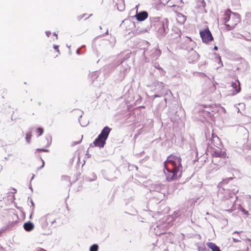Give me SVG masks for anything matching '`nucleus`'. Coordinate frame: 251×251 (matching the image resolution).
<instances>
[{
	"mask_svg": "<svg viewBox=\"0 0 251 251\" xmlns=\"http://www.w3.org/2000/svg\"><path fill=\"white\" fill-rule=\"evenodd\" d=\"M179 156L170 155L164 162V173L168 181L177 179L181 176L182 167Z\"/></svg>",
	"mask_w": 251,
	"mask_h": 251,
	"instance_id": "f257e3e1",
	"label": "nucleus"
},
{
	"mask_svg": "<svg viewBox=\"0 0 251 251\" xmlns=\"http://www.w3.org/2000/svg\"><path fill=\"white\" fill-rule=\"evenodd\" d=\"M224 16L225 25L228 30L233 29L240 21L239 15L229 10L226 11Z\"/></svg>",
	"mask_w": 251,
	"mask_h": 251,
	"instance_id": "f03ea898",
	"label": "nucleus"
},
{
	"mask_svg": "<svg viewBox=\"0 0 251 251\" xmlns=\"http://www.w3.org/2000/svg\"><path fill=\"white\" fill-rule=\"evenodd\" d=\"M111 130L109 127L105 126L97 138L94 141L93 143L94 145L100 148H103L106 144V141Z\"/></svg>",
	"mask_w": 251,
	"mask_h": 251,
	"instance_id": "7ed1b4c3",
	"label": "nucleus"
},
{
	"mask_svg": "<svg viewBox=\"0 0 251 251\" xmlns=\"http://www.w3.org/2000/svg\"><path fill=\"white\" fill-rule=\"evenodd\" d=\"M38 222L41 227L45 229L56 222V216L52 213H48L42 216Z\"/></svg>",
	"mask_w": 251,
	"mask_h": 251,
	"instance_id": "20e7f679",
	"label": "nucleus"
},
{
	"mask_svg": "<svg viewBox=\"0 0 251 251\" xmlns=\"http://www.w3.org/2000/svg\"><path fill=\"white\" fill-rule=\"evenodd\" d=\"M200 34L202 41L204 43H207L213 40V37L208 28L200 31Z\"/></svg>",
	"mask_w": 251,
	"mask_h": 251,
	"instance_id": "39448f33",
	"label": "nucleus"
},
{
	"mask_svg": "<svg viewBox=\"0 0 251 251\" xmlns=\"http://www.w3.org/2000/svg\"><path fill=\"white\" fill-rule=\"evenodd\" d=\"M148 16V14L146 11H142L137 13L135 15L136 19L139 21H143L146 19Z\"/></svg>",
	"mask_w": 251,
	"mask_h": 251,
	"instance_id": "423d86ee",
	"label": "nucleus"
},
{
	"mask_svg": "<svg viewBox=\"0 0 251 251\" xmlns=\"http://www.w3.org/2000/svg\"><path fill=\"white\" fill-rule=\"evenodd\" d=\"M231 87L234 89V90L231 94H229V95L234 96L240 92V83L239 81H237V82H233L231 84Z\"/></svg>",
	"mask_w": 251,
	"mask_h": 251,
	"instance_id": "0eeeda50",
	"label": "nucleus"
},
{
	"mask_svg": "<svg viewBox=\"0 0 251 251\" xmlns=\"http://www.w3.org/2000/svg\"><path fill=\"white\" fill-rule=\"evenodd\" d=\"M34 226L30 222L25 223L24 225V229L27 231H30L34 228Z\"/></svg>",
	"mask_w": 251,
	"mask_h": 251,
	"instance_id": "6e6552de",
	"label": "nucleus"
},
{
	"mask_svg": "<svg viewBox=\"0 0 251 251\" xmlns=\"http://www.w3.org/2000/svg\"><path fill=\"white\" fill-rule=\"evenodd\" d=\"M176 19L180 24H183L186 20V17L181 13H178Z\"/></svg>",
	"mask_w": 251,
	"mask_h": 251,
	"instance_id": "1a4fd4ad",
	"label": "nucleus"
},
{
	"mask_svg": "<svg viewBox=\"0 0 251 251\" xmlns=\"http://www.w3.org/2000/svg\"><path fill=\"white\" fill-rule=\"evenodd\" d=\"M207 246L211 249L212 251H221L219 247L212 242H208L206 243Z\"/></svg>",
	"mask_w": 251,
	"mask_h": 251,
	"instance_id": "9d476101",
	"label": "nucleus"
},
{
	"mask_svg": "<svg viewBox=\"0 0 251 251\" xmlns=\"http://www.w3.org/2000/svg\"><path fill=\"white\" fill-rule=\"evenodd\" d=\"M151 191L160 192L162 190V185L161 184H155L151 186Z\"/></svg>",
	"mask_w": 251,
	"mask_h": 251,
	"instance_id": "9b49d317",
	"label": "nucleus"
},
{
	"mask_svg": "<svg viewBox=\"0 0 251 251\" xmlns=\"http://www.w3.org/2000/svg\"><path fill=\"white\" fill-rule=\"evenodd\" d=\"M226 154L224 152L220 151H215L213 153V156L215 157H224Z\"/></svg>",
	"mask_w": 251,
	"mask_h": 251,
	"instance_id": "f8f14e48",
	"label": "nucleus"
},
{
	"mask_svg": "<svg viewBox=\"0 0 251 251\" xmlns=\"http://www.w3.org/2000/svg\"><path fill=\"white\" fill-rule=\"evenodd\" d=\"M32 134H31V131H30L26 133V137L25 139L27 143H29L31 139Z\"/></svg>",
	"mask_w": 251,
	"mask_h": 251,
	"instance_id": "ddd939ff",
	"label": "nucleus"
},
{
	"mask_svg": "<svg viewBox=\"0 0 251 251\" xmlns=\"http://www.w3.org/2000/svg\"><path fill=\"white\" fill-rule=\"evenodd\" d=\"M99 246L97 244H94L90 248V251H98Z\"/></svg>",
	"mask_w": 251,
	"mask_h": 251,
	"instance_id": "4468645a",
	"label": "nucleus"
},
{
	"mask_svg": "<svg viewBox=\"0 0 251 251\" xmlns=\"http://www.w3.org/2000/svg\"><path fill=\"white\" fill-rule=\"evenodd\" d=\"M43 129L41 127H39L37 129L36 132L38 133V136H41L43 133Z\"/></svg>",
	"mask_w": 251,
	"mask_h": 251,
	"instance_id": "2eb2a0df",
	"label": "nucleus"
},
{
	"mask_svg": "<svg viewBox=\"0 0 251 251\" xmlns=\"http://www.w3.org/2000/svg\"><path fill=\"white\" fill-rule=\"evenodd\" d=\"M166 224H163L162 226H161V225H159V226H157L156 227L158 229H161V228H162L163 227L165 228V227H166Z\"/></svg>",
	"mask_w": 251,
	"mask_h": 251,
	"instance_id": "dca6fc26",
	"label": "nucleus"
},
{
	"mask_svg": "<svg viewBox=\"0 0 251 251\" xmlns=\"http://www.w3.org/2000/svg\"><path fill=\"white\" fill-rule=\"evenodd\" d=\"M154 53H155L157 56H159L161 53L160 51L156 49L154 50Z\"/></svg>",
	"mask_w": 251,
	"mask_h": 251,
	"instance_id": "f3484780",
	"label": "nucleus"
},
{
	"mask_svg": "<svg viewBox=\"0 0 251 251\" xmlns=\"http://www.w3.org/2000/svg\"><path fill=\"white\" fill-rule=\"evenodd\" d=\"M241 211H242V212L244 214L247 215H249V213H248V212L247 210H246L245 209H244V208H241Z\"/></svg>",
	"mask_w": 251,
	"mask_h": 251,
	"instance_id": "a211bd4d",
	"label": "nucleus"
},
{
	"mask_svg": "<svg viewBox=\"0 0 251 251\" xmlns=\"http://www.w3.org/2000/svg\"><path fill=\"white\" fill-rule=\"evenodd\" d=\"M58 47H59V46H57V45H54V46H53V48H54L55 50H56V51L58 52V53H59V50H58Z\"/></svg>",
	"mask_w": 251,
	"mask_h": 251,
	"instance_id": "6ab92c4d",
	"label": "nucleus"
},
{
	"mask_svg": "<svg viewBox=\"0 0 251 251\" xmlns=\"http://www.w3.org/2000/svg\"><path fill=\"white\" fill-rule=\"evenodd\" d=\"M163 233H164V231H155L156 235H160V234H163Z\"/></svg>",
	"mask_w": 251,
	"mask_h": 251,
	"instance_id": "aec40b11",
	"label": "nucleus"
},
{
	"mask_svg": "<svg viewBox=\"0 0 251 251\" xmlns=\"http://www.w3.org/2000/svg\"><path fill=\"white\" fill-rule=\"evenodd\" d=\"M51 32L50 31H46V34L48 37H49V36L50 35Z\"/></svg>",
	"mask_w": 251,
	"mask_h": 251,
	"instance_id": "412c9836",
	"label": "nucleus"
},
{
	"mask_svg": "<svg viewBox=\"0 0 251 251\" xmlns=\"http://www.w3.org/2000/svg\"><path fill=\"white\" fill-rule=\"evenodd\" d=\"M42 165L41 167L39 168L38 169H40L44 167V164H45L44 161V160L43 159H42Z\"/></svg>",
	"mask_w": 251,
	"mask_h": 251,
	"instance_id": "4be33fe9",
	"label": "nucleus"
},
{
	"mask_svg": "<svg viewBox=\"0 0 251 251\" xmlns=\"http://www.w3.org/2000/svg\"><path fill=\"white\" fill-rule=\"evenodd\" d=\"M233 240L235 242H237L239 241V240L238 239H235V238H233Z\"/></svg>",
	"mask_w": 251,
	"mask_h": 251,
	"instance_id": "5701e85b",
	"label": "nucleus"
},
{
	"mask_svg": "<svg viewBox=\"0 0 251 251\" xmlns=\"http://www.w3.org/2000/svg\"><path fill=\"white\" fill-rule=\"evenodd\" d=\"M37 151H48V150H43V149H37Z\"/></svg>",
	"mask_w": 251,
	"mask_h": 251,
	"instance_id": "b1692460",
	"label": "nucleus"
},
{
	"mask_svg": "<svg viewBox=\"0 0 251 251\" xmlns=\"http://www.w3.org/2000/svg\"><path fill=\"white\" fill-rule=\"evenodd\" d=\"M239 38H240V39H245L246 40H248V39H246L244 36H243L242 35Z\"/></svg>",
	"mask_w": 251,
	"mask_h": 251,
	"instance_id": "393cba45",
	"label": "nucleus"
},
{
	"mask_svg": "<svg viewBox=\"0 0 251 251\" xmlns=\"http://www.w3.org/2000/svg\"><path fill=\"white\" fill-rule=\"evenodd\" d=\"M221 109H222V111H223L224 113H226V109H225L224 107H222V108H221Z\"/></svg>",
	"mask_w": 251,
	"mask_h": 251,
	"instance_id": "a878e982",
	"label": "nucleus"
},
{
	"mask_svg": "<svg viewBox=\"0 0 251 251\" xmlns=\"http://www.w3.org/2000/svg\"><path fill=\"white\" fill-rule=\"evenodd\" d=\"M231 197V196H225V199H228L229 197Z\"/></svg>",
	"mask_w": 251,
	"mask_h": 251,
	"instance_id": "bb28decb",
	"label": "nucleus"
},
{
	"mask_svg": "<svg viewBox=\"0 0 251 251\" xmlns=\"http://www.w3.org/2000/svg\"><path fill=\"white\" fill-rule=\"evenodd\" d=\"M218 58H219V62L221 63L222 65H223L222 63V61H221V57L219 56Z\"/></svg>",
	"mask_w": 251,
	"mask_h": 251,
	"instance_id": "cd10ccee",
	"label": "nucleus"
},
{
	"mask_svg": "<svg viewBox=\"0 0 251 251\" xmlns=\"http://www.w3.org/2000/svg\"><path fill=\"white\" fill-rule=\"evenodd\" d=\"M37 251H45V250L42 249H40Z\"/></svg>",
	"mask_w": 251,
	"mask_h": 251,
	"instance_id": "c85d7f7f",
	"label": "nucleus"
},
{
	"mask_svg": "<svg viewBox=\"0 0 251 251\" xmlns=\"http://www.w3.org/2000/svg\"><path fill=\"white\" fill-rule=\"evenodd\" d=\"M79 50H80V49H77V50H76V53H77V54H79Z\"/></svg>",
	"mask_w": 251,
	"mask_h": 251,
	"instance_id": "c756f323",
	"label": "nucleus"
},
{
	"mask_svg": "<svg viewBox=\"0 0 251 251\" xmlns=\"http://www.w3.org/2000/svg\"><path fill=\"white\" fill-rule=\"evenodd\" d=\"M214 49L215 50H218V47H217V46H215V47H214Z\"/></svg>",
	"mask_w": 251,
	"mask_h": 251,
	"instance_id": "7c9ffc66",
	"label": "nucleus"
},
{
	"mask_svg": "<svg viewBox=\"0 0 251 251\" xmlns=\"http://www.w3.org/2000/svg\"><path fill=\"white\" fill-rule=\"evenodd\" d=\"M154 98H157V97H159V96L158 95H154Z\"/></svg>",
	"mask_w": 251,
	"mask_h": 251,
	"instance_id": "2f4dec72",
	"label": "nucleus"
},
{
	"mask_svg": "<svg viewBox=\"0 0 251 251\" xmlns=\"http://www.w3.org/2000/svg\"><path fill=\"white\" fill-rule=\"evenodd\" d=\"M213 139L215 138V137L213 135ZM215 138H216L217 139H219L218 137L216 135L215 136Z\"/></svg>",
	"mask_w": 251,
	"mask_h": 251,
	"instance_id": "473e14b6",
	"label": "nucleus"
},
{
	"mask_svg": "<svg viewBox=\"0 0 251 251\" xmlns=\"http://www.w3.org/2000/svg\"><path fill=\"white\" fill-rule=\"evenodd\" d=\"M31 203L32 205L34 206V203L32 200L31 201Z\"/></svg>",
	"mask_w": 251,
	"mask_h": 251,
	"instance_id": "72a5a7b5",
	"label": "nucleus"
},
{
	"mask_svg": "<svg viewBox=\"0 0 251 251\" xmlns=\"http://www.w3.org/2000/svg\"><path fill=\"white\" fill-rule=\"evenodd\" d=\"M236 108H237V112H239L240 110H239V108H238V107H236Z\"/></svg>",
	"mask_w": 251,
	"mask_h": 251,
	"instance_id": "f704fd0d",
	"label": "nucleus"
},
{
	"mask_svg": "<svg viewBox=\"0 0 251 251\" xmlns=\"http://www.w3.org/2000/svg\"><path fill=\"white\" fill-rule=\"evenodd\" d=\"M54 35L56 36V39H57V34L55 33H54Z\"/></svg>",
	"mask_w": 251,
	"mask_h": 251,
	"instance_id": "c9c22d12",
	"label": "nucleus"
},
{
	"mask_svg": "<svg viewBox=\"0 0 251 251\" xmlns=\"http://www.w3.org/2000/svg\"><path fill=\"white\" fill-rule=\"evenodd\" d=\"M156 68H157L158 69H161V68H160L158 66H157V67H155Z\"/></svg>",
	"mask_w": 251,
	"mask_h": 251,
	"instance_id": "e433bc0d",
	"label": "nucleus"
},
{
	"mask_svg": "<svg viewBox=\"0 0 251 251\" xmlns=\"http://www.w3.org/2000/svg\"><path fill=\"white\" fill-rule=\"evenodd\" d=\"M156 68H157L158 69H161V68H160L158 66H157V67H155Z\"/></svg>",
	"mask_w": 251,
	"mask_h": 251,
	"instance_id": "4c0bfd02",
	"label": "nucleus"
},
{
	"mask_svg": "<svg viewBox=\"0 0 251 251\" xmlns=\"http://www.w3.org/2000/svg\"><path fill=\"white\" fill-rule=\"evenodd\" d=\"M34 175H33V176H32L31 179H32L34 178Z\"/></svg>",
	"mask_w": 251,
	"mask_h": 251,
	"instance_id": "58836bf2",
	"label": "nucleus"
},
{
	"mask_svg": "<svg viewBox=\"0 0 251 251\" xmlns=\"http://www.w3.org/2000/svg\"><path fill=\"white\" fill-rule=\"evenodd\" d=\"M67 47H68V48H70V46H68V45H67Z\"/></svg>",
	"mask_w": 251,
	"mask_h": 251,
	"instance_id": "ea45409f",
	"label": "nucleus"
},
{
	"mask_svg": "<svg viewBox=\"0 0 251 251\" xmlns=\"http://www.w3.org/2000/svg\"><path fill=\"white\" fill-rule=\"evenodd\" d=\"M219 191H220V194H221V190H219Z\"/></svg>",
	"mask_w": 251,
	"mask_h": 251,
	"instance_id": "a19ab883",
	"label": "nucleus"
},
{
	"mask_svg": "<svg viewBox=\"0 0 251 251\" xmlns=\"http://www.w3.org/2000/svg\"><path fill=\"white\" fill-rule=\"evenodd\" d=\"M108 32V30H106V34H107Z\"/></svg>",
	"mask_w": 251,
	"mask_h": 251,
	"instance_id": "79ce46f5",
	"label": "nucleus"
}]
</instances>
